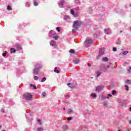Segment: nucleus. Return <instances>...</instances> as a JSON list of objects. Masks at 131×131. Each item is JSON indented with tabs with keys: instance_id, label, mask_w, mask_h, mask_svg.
Segmentation results:
<instances>
[{
	"instance_id": "f257e3e1",
	"label": "nucleus",
	"mask_w": 131,
	"mask_h": 131,
	"mask_svg": "<svg viewBox=\"0 0 131 131\" xmlns=\"http://www.w3.org/2000/svg\"><path fill=\"white\" fill-rule=\"evenodd\" d=\"M80 25H81V21L80 20H76L74 22L73 24V28L72 31L73 33H76V31L78 30V28L80 27Z\"/></svg>"
},
{
	"instance_id": "f03ea898",
	"label": "nucleus",
	"mask_w": 131,
	"mask_h": 131,
	"mask_svg": "<svg viewBox=\"0 0 131 131\" xmlns=\"http://www.w3.org/2000/svg\"><path fill=\"white\" fill-rule=\"evenodd\" d=\"M41 63H36L35 68L33 70L34 74H37L38 73V71H39L40 69H41Z\"/></svg>"
},
{
	"instance_id": "7ed1b4c3",
	"label": "nucleus",
	"mask_w": 131,
	"mask_h": 131,
	"mask_svg": "<svg viewBox=\"0 0 131 131\" xmlns=\"http://www.w3.org/2000/svg\"><path fill=\"white\" fill-rule=\"evenodd\" d=\"M24 98L27 101H30L32 99V95L30 93H25L23 95Z\"/></svg>"
},
{
	"instance_id": "20e7f679",
	"label": "nucleus",
	"mask_w": 131,
	"mask_h": 131,
	"mask_svg": "<svg viewBox=\"0 0 131 131\" xmlns=\"http://www.w3.org/2000/svg\"><path fill=\"white\" fill-rule=\"evenodd\" d=\"M93 42V40L92 39H86L85 41H84V45L86 48L88 47H90V45Z\"/></svg>"
},
{
	"instance_id": "39448f33",
	"label": "nucleus",
	"mask_w": 131,
	"mask_h": 131,
	"mask_svg": "<svg viewBox=\"0 0 131 131\" xmlns=\"http://www.w3.org/2000/svg\"><path fill=\"white\" fill-rule=\"evenodd\" d=\"M104 54L105 53H104V49H100L99 50V55L97 56V59H100Z\"/></svg>"
},
{
	"instance_id": "423d86ee",
	"label": "nucleus",
	"mask_w": 131,
	"mask_h": 131,
	"mask_svg": "<svg viewBox=\"0 0 131 131\" xmlns=\"http://www.w3.org/2000/svg\"><path fill=\"white\" fill-rule=\"evenodd\" d=\"M104 85L97 86L96 88V91L101 92V91H103V89H104Z\"/></svg>"
},
{
	"instance_id": "0eeeda50",
	"label": "nucleus",
	"mask_w": 131,
	"mask_h": 131,
	"mask_svg": "<svg viewBox=\"0 0 131 131\" xmlns=\"http://www.w3.org/2000/svg\"><path fill=\"white\" fill-rule=\"evenodd\" d=\"M50 46H52V47H56L57 46V42L54 40H52L50 42Z\"/></svg>"
},
{
	"instance_id": "6e6552de",
	"label": "nucleus",
	"mask_w": 131,
	"mask_h": 131,
	"mask_svg": "<svg viewBox=\"0 0 131 131\" xmlns=\"http://www.w3.org/2000/svg\"><path fill=\"white\" fill-rule=\"evenodd\" d=\"M54 35H56V32L55 31L51 30L49 32V36L50 37H53Z\"/></svg>"
},
{
	"instance_id": "1a4fd4ad",
	"label": "nucleus",
	"mask_w": 131,
	"mask_h": 131,
	"mask_svg": "<svg viewBox=\"0 0 131 131\" xmlns=\"http://www.w3.org/2000/svg\"><path fill=\"white\" fill-rule=\"evenodd\" d=\"M111 30L109 28L104 29V33L106 34H111Z\"/></svg>"
},
{
	"instance_id": "9d476101",
	"label": "nucleus",
	"mask_w": 131,
	"mask_h": 131,
	"mask_svg": "<svg viewBox=\"0 0 131 131\" xmlns=\"http://www.w3.org/2000/svg\"><path fill=\"white\" fill-rule=\"evenodd\" d=\"M17 51H19V50H22V47H21V45L19 44L16 43L15 45Z\"/></svg>"
},
{
	"instance_id": "9b49d317",
	"label": "nucleus",
	"mask_w": 131,
	"mask_h": 131,
	"mask_svg": "<svg viewBox=\"0 0 131 131\" xmlns=\"http://www.w3.org/2000/svg\"><path fill=\"white\" fill-rule=\"evenodd\" d=\"M65 3V1H61L58 3L60 8H63V5Z\"/></svg>"
},
{
	"instance_id": "f8f14e48",
	"label": "nucleus",
	"mask_w": 131,
	"mask_h": 131,
	"mask_svg": "<svg viewBox=\"0 0 131 131\" xmlns=\"http://www.w3.org/2000/svg\"><path fill=\"white\" fill-rule=\"evenodd\" d=\"M127 54H128V51H126L125 52H122L120 55H121V56H125V55H126Z\"/></svg>"
},
{
	"instance_id": "ddd939ff",
	"label": "nucleus",
	"mask_w": 131,
	"mask_h": 131,
	"mask_svg": "<svg viewBox=\"0 0 131 131\" xmlns=\"http://www.w3.org/2000/svg\"><path fill=\"white\" fill-rule=\"evenodd\" d=\"M63 19L64 21H67L68 20H70V17L68 15H64Z\"/></svg>"
},
{
	"instance_id": "4468645a",
	"label": "nucleus",
	"mask_w": 131,
	"mask_h": 131,
	"mask_svg": "<svg viewBox=\"0 0 131 131\" xmlns=\"http://www.w3.org/2000/svg\"><path fill=\"white\" fill-rule=\"evenodd\" d=\"M73 62L74 64H78V63H79V59L77 58L73 60Z\"/></svg>"
},
{
	"instance_id": "2eb2a0df",
	"label": "nucleus",
	"mask_w": 131,
	"mask_h": 131,
	"mask_svg": "<svg viewBox=\"0 0 131 131\" xmlns=\"http://www.w3.org/2000/svg\"><path fill=\"white\" fill-rule=\"evenodd\" d=\"M62 129H64V130H67V129H68V126L66 124H64L62 126Z\"/></svg>"
},
{
	"instance_id": "dca6fc26",
	"label": "nucleus",
	"mask_w": 131,
	"mask_h": 131,
	"mask_svg": "<svg viewBox=\"0 0 131 131\" xmlns=\"http://www.w3.org/2000/svg\"><path fill=\"white\" fill-rule=\"evenodd\" d=\"M108 60L109 59L107 58V57H105L102 58V61L103 62H107V61H108Z\"/></svg>"
},
{
	"instance_id": "f3484780",
	"label": "nucleus",
	"mask_w": 131,
	"mask_h": 131,
	"mask_svg": "<svg viewBox=\"0 0 131 131\" xmlns=\"http://www.w3.org/2000/svg\"><path fill=\"white\" fill-rule=\"evenodd\" d=\"M11 53H13V54H15L16 53V50H15L14 48H11L10 49Z\"/></svg>"
},
{
	"instance_id": "a211bd4d",
	"label": "nucleus",
	"mask_w": 131,
	"mask_h": 131,
	"mask_svg": "<svg viewBox=\"0 0 131 131\" xmlns=\"http://www.w3.org/2000/svg\"><path fill=\"white\" fill-rule=\"evenodd\" d=\"M34 2V5L36 7L38 6V3H37V2H36V0H33Z\"/></svg>"
},
{
	"instance_id": "6ab92c4d",
	"label": "nucleus",
	"mask_w": 131,
	"mask_h": 131,
	"mask_svg": "<svg viewBox=\"0 0 131 131\" xmlns=\"http://www.w3.org/2000/svg\"><path fill=\"white\" fill-rule=\"evenodd\" d=\"M54 72H55V73H60V71H59V70H57V67L54 68Z\"/></svg>"
},
{
	"instance_id": "aec40b11",
	"label": "nucleus",
	"mask_w": 131,
	"mask_h": 131,
	"mask_svg": "<svg viewBox=\"0 0 131 131\" xmlns=\"http://www.w3.org/2000/svg\"><path fill=\"white\" fill-rule=\"evenodd\" d=\"M30 86H33V89H34V90H36V86H35V84H30Z\"/></svg>"
},
{
	"instance_id": "412c9836",
	"label": "nucleus",
	"mask_w": 131,
	"mask_h": 131,
	"mask_svg": "<svg viewBox=\"0 0 131 131\" xmlns=\"http://www.w3.org/2000/svg\"><path fill=\"white\" fill-rule=\"evenodd\" d=\"M91 96L93 98H97V94H96L95 93H92L91 94Z\"/></svg>"
},
{
	"instance_id": "4be33fe9",
	"label": "nucleus",
	"mask_w": 131,
	"mask_h": 131,
	"mask_svg": "<svg viewBox=\"0 0 131 131\" xmlns=\"http://www.w3.org/2000/svg\"><path fill=\"white\" fill-rule=\"evenodd\" d=\"M96 74L97 75V77H99V76H100V75H101V72L98 71L97 72H96Z\"/></svg>"
},
{
	"instance_id": "5701e85b",
	"label": "nucleus",
	"mask_w": 131,
	"mask_h": 131,
	"mask_svg": "<svg viewBox=\"0 0 131 131\" xmlns=\"http://www.w3.org/2000/svg\"><path fill=\"white\" fill-rule=\"evenodd\" d=\"M37 121L38 122V124H40V125L42 124V123L41 122V120H40V119H38Z\"/></svg>"
},
{
	"instance_id": "b1692460",
	"label": "nucleus",
	"mask_w": 131,
	"mask_h": 131,
	"mask_svg": "<svg viewBox=\"0 0 131 131\" xmlns=\"http://www.w3.org/2000/svg\"><path fill=\"white\" fill-rule=\"evenodd\" d=\"M47 80V78L43 77L41 80V82H44V81H46Z\"/></svg>"
},
{
	"instance_id": "393cba45",
	"label": "nucleus",
	"mask_w": 131,
	"mask_h": 131,
	"mask_svg": "<svg viewBox=\"0 0 131 131\" xmlns=\"http://www.w3.org/2000/svg\"><path fill=\"white\" fill-rule=\"evenodd\" d=\"M69 52L70 54H74V53H75V51H74L73 49H71Z\"/></svg>"
},
{
	"instance_id": "a878e982",
	"label": "nucleus",
	"mask_w": 131,
	"mask_h": 131,
	"mask_svg": "<svg viewBox=\"0 0 131 131\" xmlns=\"http://www.w3.org/2000/svg\"><path fill=\"white\" fill-rule=\"evenodd\" d=\"M126 83H127V84H130L131 83V80H126Z\"/></svg>"
},
{
	"instance_id": "bb28decb",
	"label": "nucleus",
	"mask_w": 131,
	"mask_h": 131,
	"mask_svg": "<svg viewBox=\"0 0 131 131\" xmlns=\"http://www.w3.org/2000/svg\"><path fill=\"white\" fill-rule=\"evenodd\" d=\"M7 54H8V52L5 51L4 53H3V56L6 57V56H7Z\"/></svg>"
},
{
	"instance_id": "cd10ccee",
	"label": "nucleus",
	"mask_w": 131,
	"mask_h": 131,
	"mask_svg": "<svg viewBox=\"0 0 131 131\" xmlns=\"http://www.w3.org/2000/svg\"><path fill=\"white\" fill-rule=\"evenodd\" d=\"M7 10H8V11H11V10H12V7H11V6H8Z\"/></svg>"
},
{
	"instance_id": "c85d7f7f",
	"label": "nucleus",
	"mask_w": 131,
	"mask_h": 131,
	"mask_svg": "<svg viewBox=\"0 0 131 131\" xmlns=\"http://www.w3.org/2000/svg\"><path fill=\"white\" fill-rule=\"evenodd\" d=\"M103 106H105L106 107L107 105H108V103L106 101H105L103 103Z\"/></svg>"
},
{
	"instance_id": "c756f323",
	"label": "nucleus",
	"mask_w": 131,
	"mask_h": 131,
	"mask_svg": "<svg viewBox=\"0 0 131 131\" xmlns=\"http://www.w3.org/2000/svg\"><path fill=\"white\" fill-rule=\"evenodd\" d=\"M71 14H72V15H73V16H74V10H73V9H71Z\"/></svg>"
},
{
	"instance_id": "7c9ffc66",
	"label": "nucleus",
	"mask_w": 131,
	"mask_h": 131,
	"mask_svg": "<svg viewBox=\"0 0 131 131\" xmlns=\"http://www.w3.org/2000/svg\"><path fill=\"white\" fill-rule=\"evenodd\" d=\"M100 97L101 98L102 101H103V100H105V99H106V97H104V96L103 95H101Z\"/></svg>"
},
{
	"instance_id": "2f4dec72",
	"label": "nucleus",
	"mask_w": 131,
	"mask_h": 131,
	"mask_svg": "<svg viewBox=\"0 0 131 131\" xmlns=\"http://www.w3.org/2000/svg\"><path fill=\"white\" fill-rule=\"evenodd\" d=\"M125 88L126 89V91H129L128 86L127 85H125Z\"/></svg>"
},
{
	"instance_id": "473e14b6",
	"label": "nucleus",
	"mask_w": 131,
	"mask_h": 131,
	"mask_svg": "<svg viewBox=\"0 0 131 131\" xmlns=\"http://www.w3.org/2000/svg\"><path fill=\"white\" fill-rule=\"evenodd\" d=\"M37 130L38 131H42V130H43V129H42V128H41V127H39L37 128Z\"/></svg>"
},
{
	"instance_id": "72a5a7b5",
	"label": "nucleus",
	"mask_w": 131,
	"mask_h": 131,
	"mask_svg": "<svg viewBox=\"0 0 131 131\" xmlns=\"http://www.w3.org/2000/svg\"><path fill=\"white\" fill-rule=\"evenodd\" d=\"M26 6L27 7H28L29 6H30V2H27V3H26Z\"/></svg>"
},
{
	"instance_id": "f704fd0d",
	"label": "nucleus",
	"mask_w": 131,
	"mask_h": 131,
	"mask_svg": "<svg viewBox=\"0 0 131 131\" xmlns=\"http://www.w3.org/2000/svg\"><path fill=\"white\" fill-rule=\"evenodd\" d=\"M56 30H57L58 32H60V31H61V30H60V27H59L56 28Z\"/></svg>"
},
{
	"instance_id": "c9c22d12",
	"label": "nucleus",
	"mask_w": 131,
	"mask_h": 131,
	"mask_svg": "<svg viewBox=\"0 0 131 131\" xmlns=\"http://www.w3.org/2000/svg\"><path fill=\"white\" fill-rule=\"evenodd\" d=\"M58 37H59V36H54L53 38H54L55 40H57L58 39Z\"/></svg>"
},
{
	"instance_id": "e433bc0d",
	"label": "nucleus",
	"mask_w": 131,
	"mask_h": 131,
	"mask_svg": "<svg viewBox=\"0 0 131 131\" xmlns=\"http://www.w3.org/2000/svg\"><path fill=\"white\" fill-rule=\"evenodd\" d=\"M34 79L35 80H37V79H38V77H37V76H35L34 77Z\"/></svg>"
},
{
	"instance_id": "4c0bfd02",
	"label": "nucleus",
	"mask_w": 131,
	"mask_h": 131,
	"mask_svg": "<svg viewBox=\"0 0 131 131\" xmlns=\"http://www.w3.org/2000/svg\"><path fill=\"white\" fill-rule=\"evenodd\" d=\"M42 95L43 97H46V96H47V93H46V92H43Z\"/></svg>"
},
{
	"instance_id": "58836bf2",
	"label": "nucleus",
	"mask_w": 131,
	"mask_h": 131,
	"mask_svg": "<svg viewBox=\"0 0 131 131\" xmlns=\"http://www.w3.org/2000/svg\"><path fill=\"white\" fill-rule=\"evenodd\" d=\"M72 112V110L69 109L68 111V113L69 114V113H71Z\"/></svg>"
},
{
	"instance_id": "ea45409f",
	"label": "nucleus",
	"mask_w": 131,
	"mask_h": 131,
	"mask_svg": "<svg viewBox=\"0 0 131 131\" xmlns=\"http://www.w3.org/2000/svg\"><path fill=\"white\" fill-rule=\"evenodd\" d=\"M115 94H116V91L113 90V92H112V94L113 95H115Z\"/></svg>"
},
{
	"instance_id": "a19ab883",
	"label": "nucleus",
	"mask_w": 131,
	"mask_h": 131,
	"mask_svg": "<svg viewBox=\"0 0 131 131\" xmlns=\"http://www.w3.org/2000/svg\"><path fill=\"white\" fill-rule=\"evenodd\" d=\"M110 97H112V95L111 94H108L107 97H106V99H109Z\"/></svg>"
},
{
	"instance_id": "79ce46f5",
	"label": "nucleus",
	"mask_w": 131,
	"mask_h": 131,
	"mask_svg": "<svg viewBox=\"0 0 131 131\" xmlns=\"http://www.w3.org/2000/svg\"><path fill=\"white\" fill-rule=\"evenodd\" d=\"M67 120L70 121V120H72V118L71 117H68L67 118Z\"/></svg>"
},
{
	"instance_id": "37998d69",
	"label": "nucleus",
	"mask_w": 131,
	"mask_h": 131,
	"mask_svg": "<svg viewBox=\"0 0 131 131\" xmlns=\"http://www.w3.org/2000/svg\"><path fill=\"white\" fill-rule=\"evenodd\" d=\"M113 50L114 51V52H116V51H117V49H116V48H113Z\"/></svg>"
},
{
	"instance_id": "c03bdc74",
	"label": "nucleus",
	"mask_w": 131,
	"mask_h": 131,
	"mask_svg": "<svg viewBox=\"0 0 131 131\" xmlns=\"http://www.w3.org/2000/svg\"><path fill=\"white\" fill-rule=\"evenodd\" d=\"M121 42L120 41H119L118 42H117V45H120Z\"/></svg>"
},
{
	"instance_id": "a18cd8bd",
	"label": "nucleus",
	"mask_w": 131,
	"mask_h": 131,
	"mask_svg": "<svg viewBox=\"0 0 131 131\" xmlns=\"http://www.w3.org/2000/svg\"><path fill=\"white\" fill-rule=\"evenodd\" d=\"M67 85H71V83H68Z\"/></svg>"
},
{
	"instance_id": "49530a36",
	"label": "nucleus",
	"mask_w": 131,
	"mask_h": 131,
	"mask_svg": "<svg viewBox=\"0 0 131 131\" xmlns=\"http://www.w3.org/2000/svg\"><path fill=\"white\" fill-rule=\"evenodd\" d=\"M106 67H107V68H109L110 67L109 66V65H107V66H106Z\"/></svg>"
},
{
	"instance_id": "de8ad7c7",
	"label": "nucleus",
	"mask_w": 131,
	"mask_h": 131,
	"mask_svg": "<svg viewBox=\"0 0 131 131\" xmlns=\"http://www.w3.org/2000/svg\"><path fill=\"white\" fill-rule=\"evenodd\" d=\"M88 66H89V67H91V64H90V63H88Z\"/></svg>"
},
{
	"instance_id": "09e8293b",
	"label": "nucleus",
	"mask_w": 131,
	"mask_h": 131,
	"mask_svg": "<svg viewBox=\"0 0 131 131\" xmlns=\"http://www.w3.org/2000/svg\"><path fill=\"white\" fill-rule=\"evenodd\" d=\"M128 71L129 73H130V70H128Z\"/></svg>"
},
{
	"instance_id": "8fccbe9b",
	"label": "nucleus",
	"mask_w": 131,
	"mask_h": 131,
	"mask_svg": "<svg viewBox=\"0 0 131 131\" xmlns=\"http://www.w3.org/2000/svg\"><path fill=\"white\" fill-rule=\"evenodd\" d=\"M129 123L130 124H131V120H129Z\"/></svg>"
},
{
	"instance_id": "3c124183",
	"label": "nucleus",
	"mask_w": 131,
	"mask_h": 131,
	"mask_svg": "<svg viewBox=\"0 0 131 131\" xmlns=\"http://www.w3.org/2000/svg\"><path fill=\"white\" fill-rule=\"evenodd\" d=\"M129 110L130 111H131V107H129Z\"/></svg>"
},
{
	"instance_id": "603ef678",
	"label": "nucleus",
	"mask_w": 131,
	"mask_h": 131,
	"mask_svg": "<svg viewBox=\"0 0 131 131\" xmlns=\"http://www.w3.org/2000/svg\"><path fill=\"white\" fill-rule=\"evenodd\" d=\"M63 110H65V107H63Z\"/></svg>"
},
{
	"instance_id": "864d4df0",
	"label": "nucleus",
	"mask_w": 131,
	"mask_h": 131,
	"mask_svg": "<svg viewBox=\"0 0 131 131\" xmlns=\"http://www.w3.org/2000/svg\"><path fill=\"white\" fill-rule=\"evenodd\" d=\"M0 128H2V126L1 125H0Z\"/></svg>"
},
{
	"instance_id": "5fc2aeb1",
	"label": "nucleus",
	"mask_w": 131,
	"mask_h": 131,
	"mask_svg": "<svg viewBox=\"0 0 131 131\" xmlns=\"http://www.w3.org/2000/svg\"><path fill=\"white\" fill-rule=\"evenodd\" d=\"M129 69H130V70H131V67H129Z\"/></svg>"
},
{
	"instance_id": "6e6d98bb",
	"label": "nucleus",
	"mask_w": 131,
	"mask_h": 131,
	"mask_svg": "<svg viewBox=\"0 0 131 131\" xmlns=\"http://www.w3.org/2000/svg\"><path fill=\"white\" fill-rule=\"evenodd\" d=\"M120 32H121H121H122V31H121Z\"/></svg>"
},
{
	"instance_id": "4d7b16f0",
	"label": "nucleus",
	"mask_w": 131,
	"mask_h": 131,
	"mask_svg": "<svg viewBox=\"0 0 131 131\" xmlns=\"http://www.w3.org/2000/svg\"><path fill=\"white\" fill-rule=\"evenodd\" d=\"M103 67H105V66H103Z\"/></svg>"
},
{
	"instance_id": "13d9d810",
	"label": "nucleus",
	"mask_w": 131,
	"mask_h": 131,
	"mask_svg": "<svg viewBox=\"0 0 131 131\" xmlns=\"http://www.w3.org/2000/svg\"><path fill=\"white\" fill-rule=\"evenodd\" d=\"M3 112H5L3 111Z\"/></svg>"
}]
</instances>
